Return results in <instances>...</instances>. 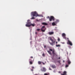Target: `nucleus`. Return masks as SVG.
<instances>
[{"label":"nucleus","mask_w":75,"mask_h":75,"mask_svg":"<svg viewBox=\"0 0 75 75\" xmlns=\"http://www.w3.org/2000/svg\"><path fill=\"white\" fill-rule=\"evenodd\" d=\"M50 40L52 42H49L50 45H55V41L53 40V39L51 38H50Z\"/></svg>","instance_id":"7ed1b4c3"},{"label":"nucleus","mask_w":75,"mask_h":75,"mask_svg":"<svg viewBox=\"0 0 75 75\" xmlns=\"http://www.w3.org/2000/svg\"><path fill=\"white\" fill-rule=\"evenodd\" d=\"M52 20L53 21H54V20H55V18H54V17L52 16H51L49 19V21H52Z\"/></svg>","instance_id":"423d86ee"},{"label":"nucleus","mask_w":75,"mask_h":75,"mask_svg":"<svg viewBox=\"0 0 75 75\" xmlns=\"http://www.w3.org/2000/svg\"><path fill=\"white\" fill-rule=\"evenodd\" d=\"M44 75H48V74L47 73H45Z\"/></svg>","instance_id":"473e14b6"},{"label":"nucleus","mask_w":75,"mask_h":75,"mask_svg":"<svg viewBox=\"0 0 75 75\" xmlns=\"http://www.w3.org/2000/svg\"><path fill=\"white\" fill-rule=\"evenodd\" d=\"M57 62H58V63H59L60 64H61V61L60 60H58L57 61Z\"/></svg>","instance_id":"4be33fe9"},{"label":"nucleus","mask_w":75,"mask_h":75,"mask_svg":"<svg viewBox=\"0 0 75 75\" xmlns=\"http://www.w3.org/2000/svg\"><path fill=\"white\" fill-rule=\"evenodd\" d=\"M58 59H61V58H60V57H59V58H58Z\"/></svg>","instance_id":"c9c22d12"},{"label":"nucleus","mask_w":75,"mask_h":75,"mask_svg":"<svg viewBox=\"0 0 75 75\" xmlns=\"http://www.w3.org/2000/svg\"><path fill=\"white\" fill-rule=\"evenodd\" d=\"M31 68H32V69H31V70L32 71H33V69H34V67L33 66H32Z\"/></svg>","instance_id":"6ab92c4d"},{"label":"nucleus","mask_w":75,"mask_h":75,"mask_svg":"<svg viewBox=\"0 0 75 75\" xmlns=\"http://www.w3.org/2000/svg\"><path fill=\"white\" fill-rule=\"evenodd\" d=\"M29 21H30V20H27V22H28H28H29Z\"/></svg>","instance_id":"bb28decb"},{"label":"nucleus","mask_w":75,"mask_h":75,"mask_svg":"<svg viewBox=\"0 0 75 75\" xmlns=\"http://www.w3.org/2000/svg\"><path fill=\"white\" fill-rule=\"evenodd\" d=\"M30 58H31L32 59V58H33V56H31L30 57Z\"/></svg>","instance_id":"72a5a7b5"},{"label":"nucleus","mask_w":75,"mask_h":75,"mask_svg":"<svg viewBox=\"0 0 75 75\" xmlns=\"http://www.w3.org/2000/svg\"><path fill=\"white\" fill-rule=\"evenodd\" d=\"M67 71H64L63 72V74H61V75H67Z\"/></svg>","instance_id":"f8f14e48"},{"label":"nucleus","mask_w":75,"mask_h":75,"mask_svg":"<svg viewBox=\"0 0 75 75\" xmlns=\"http://www.w3.org/2000/svg\"><path fill=\"white\" fill-rule=\"evenodd\" d=\"M42 55L43 56V57H45V54L43 53L42 54Z\"/></svg>","instance_id":"a878e982"},{"label":"nucleus","mask_w":75,"mask_h":75,"mask_svg":"<svg viewBox=\"0 0 75 75\" xmlns=\"http://www.w3.org/2000/svg\"><path fill=\"white\" fill-rule=\"evenodd\" d=\"M52 68H56V66L55 65H52Z\"/></svg>","instance_id":"2eb2a0df"},{"label":"nucleus","mask_w":75,"mask_h":75,"mask_svg":"<svg viewBox=\"0 0 75 75\" xmlns=\"http://www.w3.org/2000/svg\"><path fill=\"white\" fill-rule=\"evenodd\" d=\"M66 36V35L64 33H63L62 34V36L63 37V38H64V39H65V40H67V38L65 36Z\"/></svg>","instance_id":"1a4fd4ad"},{"label":"nucleus","mask_w":75,"mask_h":75,"mask_svg":"<svg viewBox=\"0 0 75 75\" xmlns=\"http://www.w3.org/2000/svg\"><path fill=\"white\" fill-rule=\"evenodd\" d=\"M56 47H60L61 46V45H57V44L56 45Z\"/></svg>","instance_id":"412c9836"},{"label":"nucleus","mask_w":75,"mask_h":75,"mask_svg":"<svg viewBox=\"0 0 75 75\" xmlns=\"http://www.w3.org/2000/svg\"><path fill=\"white\" fill-rule=\"evenodd\" d=\"M46 45H44V48H46Z\"/></svg>","instance_id":"7c9ffc66"},{"label":"nucleus","mask_w":75,"mask_h":75,"mask_svg":"<svg viewBox=\"0 0 75 75\" xmlns=\"http://www.w3.org/2000/svg\"><path fill=\"white\" fill-rule=\"evenodd\" d=\"M67 40H69V38H67Z\"/></svg>","instance_id":"a19ab883"},{"label":"nucleus","mask_w":75,"mask_h":75,"mask_svg":"<svg viewBox=\"0 0 75 75\" xmlns=\"http://www.w3.org/2000/svg\"><path fill=\"white\" fill-rule=\"evenodd\" d=\"M69 66V65H68V64H66L65 67H68Z\"/></svg>","instance_id":"393cba45"},{"label":"nucleus","mask_w":75,"mask_h":75,"mask_svg":"<svg viewBox=\"0 0 75 75\" xmlns=\"http://www.w3.org/2000/svg\"><path fill=\"white\" fill-rule=\"evenodd\" d=\"M52 25H56V24L54 22H53L52 23Z\"/></svg>","instance_id":"aec40b11"},{"label":"nucleus","mask_w":75,"mask_h":75,"mask_svg":"<svg viewBox=\"0 0 75 75\" xmlns=\"http://www.w3.org/2000/svg\"><path fill=\"white\" fill-rule=\"evenodd\" d=\"M35 34H36V35H37V32H35Z\"/></svg>","instance_id":"f704fd0d"},{"label":"nucleus","mask_w":75,"mask_h":75,"mask_svg":"<svg viewBox=\"0 0 75 75\" xmlns=\"http://www.w3.org/2000/svg\"><path fill=\"white\" fill-rule=\"evenodd\" d=\"M62 44H65V42H62Z\"/></svg>","instance_id":"ea45409f"},{"label":"nucleus","mask_w":75,"mask_h":75,"mask_svg":"<svg viewBox=\"0 0 75 75\" xmlns=\"http://www.w3.org/2000/svg\"><path fill=\"white\" fill-rule=\"evenodd\" d=\"M35 24L33 23V24H32L31 23V24L30 25V26H32V27H34L35 26Z\"/></svg>","instance_id":"a211bd4d"},{"label":"nucleus","mask_w":75,"mask_h":75,"mask_svg":"<svg viewBox=\"0 0 75 75\" xmlns=\"http://www.w3.org/2000/svg\"><path fill=\"white\" fill-rule=\"evenodd\" d=\"M41 70L42 72H44L46 71V69L45 67H42L41 69Z\"/></svg>","instance_id":"6e6552de"},{"label":"nucleus","mask_w":75,"mask_h":75,"mask_svg":"<svg viewBox=\"0 0 75 75\" xmlns=\"http://www.w3.org/2000/svg\"><path fill=\"white\" fill-rule=\"evenodd\" d=\"M50 16H47V18H49V19H50Z\"/></svg>","instance_id":"c85d7f7f"},{"label":"nucleus","mask_w":75,"mask_h":75,"mask_svg":"<svg viewBox=\"0 0 75 75\" xmlns=\"http://www.w3.org/2000/svg\"><path fill=\"white\" fill-rule=\"evenodd\" d=\"M42 24L43 25H48V24L44 22L42 23Z\"/></svg>","instance_id":"4468645a"},{"label":"nucleus","mask_w":75,"mask_h":75,"mask_svg":"<svg viewBox=\"0 0 75 75\" xmlns=\"http://www.w3.org/2000/svg\"><path fill=\"white\" fill-rule=\"evenodd\" d=\"M67 44H69V45L71 46H72V42L69 40H68Z\"/></svg>","instance_id":"0eeeda50"},{"label":"nucleus","mask_w":75,"mask_h":75,"mask_svg":"<svg viewBox=\"0 0 75 75\" xmlns=\"http://www.w3.org/2000/svg\"><path fill=\"white\" fill-rule=\"evenodd\" d=\"M61 71H59V74L61 73Z\"/></svg>","instance_id":"e433bc0d"},{"label":"nucleus","mask_w":75,"mask_h":75,"mask_svg":"<svg viewBox=\"0 0 75 75\" xmlns=\"http://www.w3.org/2000/svg\"><path fill=\"white\" fill-rule=\"evenodd\" d=\"M48 34L49 35H52L54 34V32H50L48 33Z\"/></svg>","instance_id":"ddd939ff"},{"label":"nucleus","mask_w":75,"mask_h":75,"mask_svg":"<svg viewBox=\"0 0 75 75\" xmlns=\"http://www.w3.org/2000/svg\"><path fill=\"white\" fill-rule=\"evenodd\" d=\"M31 23L30 22L27 23V24L25 25L26 27H30Z\"/></svg>","instance_id":"39448f33"},{"label":"nucleus","mask_w":75,"mask_h":75,"mask_svg":"<svg viewBox=\"0 0 75 75\" xmlns=\"http://www.w3.org/2000/svg\"><path fill=\"white\" fill-rule=\"evenodd\" d=\"M58 41H60V39H59V38H58Z\"/></svg>","instance_id":"cd10ccee"},{"label":"nucleus","mask_w":75,"mask_h":75,"mask_svg":"<svg viewBox=\"0 0 75 75\" xmlns=\"http://www.w3.org/2000/svg\"><path fill=\"white\" fill-rule=\"evenodd\" d=\"M42 63L43 64V65H45V63L43 62H42Z\"/></svg>","instance_id":"2f4dec72"},{"label":"nucleus","mask_w":75,"mask_h":75,"mask_svg":"<svg viewBox=\"0 0 75 75\" xmlns=\"http://www.w3.org/2000/svg\"><path fill=\"white\" fill-rule=\"evenodd\" d=\"M37 31H39L40 30V29H36Z\"/></svg>","instance_id":"b1692460"},{"label":"nucleus","mask_w":75,"mask_h":75,"mask_svg":"<svg viewBox=\"0 0 75 75\" xmlns=\"http://www.w3.org/2000/svg\"><path fill=\"white\" fill-rule=\"evenodd\" d=\"M58 43V42H56V44H57Z\"/></svg>","instance_id":"4c0bfd02"},{"label":"nucleus","mask_w":75,"mask_h":75,"mask_svg":"<svg viewBox=\"0 0 75 75\" xmlns=\"http://www.w3.org/2000/svg\"><path fill=\"white\" fill-rule=\"evenodd\" d=\"M38 64H39V65H41V64H42V62H41L40 61H39L38 62Z\"/></svg>","instance_id":"dca6fc26"},{"label":"nucleus","mask_w":75,"mask_h":75,"mask_svg":"<svg viewBox=\"0 0 75 75\" xmlns=\"http://www.w3.org/2000/svg\"><path fill=\"white\" fill-rule=\"evenodd\" d=\"M49 50L50 51H52V54H53L54 56H55V55H56V56H57V53H55V50L54 49H53V50L52 49H50Z\"/></svg>","instance_id":"f03ea898"},{"label":"nucleus","mask_w":75,"mask_h":75,"mask_svg":"<svg viewBox=\"0 0 75 75\" xmlns=\"http://www.w3.org/2000/svg\"><path fill=\"white\" fill-rule=\"evenodd\" d=\"M67 62L68 65H70V64H71V61H70V60H69V58H68V57L67 58Z\"/></svg>","instance_id":"9d476101"},{"label":"nucleus","mask_w":75,"mask_h":75,"mask_svg":"<svg viewBox=\"0 0 75 75\" xmlns=\"http://www.w3.org/2000/svg\"><path fill=\"white\" fill-rule=\"evenodd\" d=\"M31 19H35V18H34V17H33L31 18Z\"/></svg>","instance_id":"c756f323"},{"label":"nucleus","mask_w":75,"mask_h":75,"mask_svg":"<svg viewBox=\"0 0 75 75\" xmlns=\"http://www.w3.org/2000/svg\"><path fill=\"white\" fill-rule=\"evenodd\" d=\"M41 30L42 32H45V30H46V28L45 27V26H44L42 27Z\"/></svg>","instance_id":"20e7f679"},{"label":"nucleus","mask_w":75,"mask_h":75,"mask_svg":"<svg viewBox=\"0 0 75 75\" xmlns=\"http://www.w3.org/2000/svg\"><path fill=\"white\" fill-rule=\"evenodd\" d=\"M59 20H56V22H55V23H59Z\"/></svg>","instance_id":"5701e85b"},{"label":"nucleus","mask_w":75,"mask_h":75,"mask_svg":"<svg viewBox=\"0 0 75 75\" xmlns=\"http://www.w3.org/2000/svg\"><path fill=\"white\" fill-rule=\"evenodd\" d=\"M29 62L30 64L31 65L33 64V62H32V60L31 59H29Z\"/></svg>","instance_id":"9b49d317"},{"label":"nucleus","mask_w":75,"mask_h":75,"mask_svg":"<svg viewBox=\"0 0 75 75\" xmlns=\"http://www.w3.org/2000/svg\"><path fill=\"white\" fill-rule=\"evenodd\" d=\"M47 52H48V53H49V54H50V55H51L52 54V53H51V52L50 51H47Z\"/></svg>","instance_id":"f3484780"},{"label":"nucleus","mask_w":75,"mask_h":75,"mask_svg":"<svg viewBox=\"0 0 75 75\" xmlns=\"http://www.w3.org/2000/svg\"><path fill=\"white\" fill-rule=\"evenodd\" d=\"M31 16H33V17H40L41 16L40 15H38L37 12L34 11L32 12L31 13Z\"/></svg>","instance_id":"f257e3e1"},{"label":"nucleus","mask_w":75,"mask_h":75,"mask_svg":"<svg viewBox=\"0 0 75 75\" xmlns=\"http://www.w3.org/2000/svg\"><path fill=\"white\" fill-rule=\"evenodd\" d=\"M63 62H65V61L63 60Z\"/></svg>","instance_id":"58836bf2"}]
</instances>
